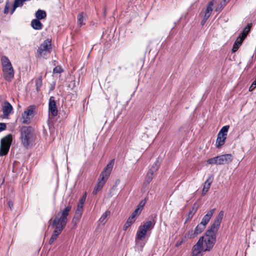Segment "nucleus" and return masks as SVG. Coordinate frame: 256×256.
<instances>
[{
  "label": "nucleus",
  "mask_w": 256,
  "mask_h": 256,
  "mask_svg": "<svg viewBox=\"0 0 256 256\" xmlns=\"http://www.w3.org/2000/svg\"><path fill=\"white\" fill-rule=\"evenodd\" d=\"M224 215L221 210L216 217L214 223L200 236L196 243L192 246V256H202L203 252H210L216 242V233L218 232Z\"/></svg>",
  "instance_id": "f257e3e1"
},
{
  "label": "nucleus",
  "mask_w": 256,
  "mask_h": 256,
  "mask_svg": "<svg viewBox=\"0 0 256 256\" xmlns=\"http://www.w3.org/2000/svg\"><path fill=\"white\" fill-rule=\"evenodd\" d=\"M72 207V204L69 202L68 205L66 206L64 208L59 212L55 216L51 224L52 226L55 229L48 241L50 244H52L54 242L65 228L68 222V216Z\"/></svg>",
  "instance_id": "f03ea898"
},
{
  "label": "nucleus",
  "mask_w": 256,
  "mask_h": 256,
  "mask_svg": "<svg viewBox=\"0 0 256 256\" xmlns=\"http://www.w3.org/2000/svg\"><path fill=\"white\" fill-rule=\"evenodd\" d=\"M114 164V160H112L104 168L98 178L97 183L92 191V194L96 195L104 187L108 180L112 171Z\"/></svg>",
  "instance_id": "7ed1b4c3"
},
{
  "label": "nucleus",
  "mask_w": 256,
  "mask_h": 256,
  "mask_svg": "<svg viewBox=\"0 0 256 256\" xmlns=\"http://www.w3.org/2000/svg\"><path fill=\"white\" fill-rule=\"evenodd\" d=\"M22 143L24 148H28L35 140L34 130L30 126H22L20 129Z\"/></svg>",
  "instance_id": "20e7f679"
},
{
  "label": "nucleus",
  "mask_w": 256,
  "mask_h": 256,
  "mask_svg": "<svg viewBox=\"0 0 256 256\" xmlns=\"http://www.w3.org/2000/svg\"><path fill=\"white\" fill-rule=\"evenodd\" d=\"M154 224L155 223L152 224L151 220H148L141 224L139 226L136 232V242L137 240H143L145 238L147 232L152 230Z\"/></svg>",
  "instance_id": "39448f33"
},
{
  "label": "nucleus",
  "mask_w": 256,
  "mask_h": 256,
  "mask_svg": "<svg viewBox=\"0 0 256 256\" xmlns=\"http://www.w3.org/2000/svg\"><path fill=\"white\" fill-rule=\"evenodd\" d=\"M232 160L233 156L231 154H224L210 158L207 162L210 164L222 165L231 162Z\"/></svg>",
  "instance_id": "423d86ee"
},
{
  "label": "nucleus",
  "mask_w": 256,
  "mask_h": 256,
  "mask_svg": "<svg viewBox=\"0 0 256 256\" xmlns=\"http://www.w3.org/2000/svg\"><path fill=\"white\" fill-rule=\"evenodd\" d=\"M52 50V40H51L48 38L44 40L38 47L36 52L37 56L39 58H43L50 54Z\"/></svg>",
  "instance_id": "0eeeda50"
},
{
  "label": "nucleus",
  "mask_w": 256,
  "mask_h": 256,
  "mask_svg": "<svg viewBox=\"0 0 256 256\" xmlns=\"http://www.w3.org/2000/svg\"><path fill=\"white\" fill-rule=\"evenodd\" d=\"M12 136L10 134L2 138L0 146V156L8 154L12 142Z\"/></svg>",
  "instance_id": "6e6552de"
},
{
  "label": "nucleus",
  "mask_w": 256,
  "mask_h": 256,
  "mask_svg": "<svg viewBox=\"0 0 256 256\" xmlns=\"http://www.w3.org/2000/svg\"><path fill=\"white\" fill-rule=\"evenodd\" d=\"M86 199V193L80 198V202L77 206L74 216L72 220V223L74 226H76L79 222L82 213L84 204Z\"/></svg>",
  "instance_id": "1a4fd4ad"
},
{
  "label": "nucleus",
  "mask_w": 256,
  "mask_h": 256,
  "mask_svg": "<svg viewBox=\"0 0 256 256\" xmlns=\"http://www.w3.org/2000/svg\"><path fill=\"white\" fill-rule=\"evenodd\" d=\"M2 72L4 79L8 82H11L14 76V70L12 65H3Z\"/></svg>",
  "instance_id": "9d476101"
},
{
  "label": "nucleus",
  "mask_w": 256,
  "mask_h": 256,
  "mask_svg": "<svg viewBox=\"0 0 256 256\" xmlns=\"http://www.w3.org/2000/svg\"><path fill=\"white\" fill-rule=\"evenodd\" d=\"M48 112L54 117L58 115V110L54 96H50L48 100Z\"/></svg>",
  "instance_id": "9b49d317"
},
{
  "label": "nucleus",
  "mask_w": 256,
  "mask_h": 256,
  "mask_svg": "<svg viewBox=\"0 0 256 256\" xmlns=\"http://www.w3.org/2000/svg\"><path fill=\"white\" fill-rule=\"evenodd\" d=\"M34 108H30L28 110H25L22 114V122L23 124H28L30 122V119L34 116Z\"/></svg>",
  "instance_id": "f8f14e48"
},
{
  "label": "nucleus",
  "mask_w": 256,
  "mask_h": 256,
  "mask_svg": "<svg viewBox=\"0 0 256 256\" xmlns=\"http://www.w3.org/2000/svg\"><path fill=\"white\" fill-rule=\"evenodd\" d=\"M12 110L13 108L12 104L8 102L5 101L4 104L2 106V112L4 117H8Z\"/></svg>",
  "instance_id": "ddd939ff"
},
{
  "label": "nucleus",
  "mask_w": 256,
  "mask_h": 256,
  "mask_svg": "<svg viewBox=\"0 0 256 256\" xmlns=\"http://www.w3.org/2000/svg\"><path fill=\"white\" fill-rule=\"evenodd\" d=\"M215 210L216 208H212L208 211V212L204 216L200 222H202L205 226H206L207 224L208 223L210 220L212 218Z\"/></svg>",
  "instance_id": "4468645a"
},
{
  "label": "nucleus",
  "mask_w": 256,
  "mask_h": 256,
  "mask_svg": "<svg viewBox=\"0 0 256 256\" xmlns=\"http://www.w3.org/2000/svg\"><path fill=\"white\" fill-rule=\"evenodd\" d=\"M212 176H209L208 178L206 180L204 184L203 189L202 192V196H204L206 194V192L208 191L210 185L212 182Z\"/></svg>",
  "instance_id": "2eb2a0df"
},
{
  "label": "nucleus",
  "mask_w": 256,
  "mask_h": 256,
  "mask_svg": "<svg viewBox=\"0 0 256 256\" xmlns=\"http://www.w3.org/2000/svg\"><path fill=\"white\" fill-rule=\"evenodd\" d=\"M220 0H212L210 1L208 4L207 5L206 10L205 12V17L206 18H209L210 16V14L212 11V6L214 4H216Z\"/></svg>",
  "instance_id": "dca6fc26"
},
{
  "label": "nucleus",
  "mask_w": 256,
  "mask_h": 256,
  "mask_svg": "<svg viewBox=\"0 0 256 256\" xmlns=\"http://www.w3.org/2000/svg\"><path fill=\"white\" fill-rule=\"evenodd\" d=\"M226 138V137L218 134V136H217L216 142V148H219L222 146H223L225 143Z\"/></svg>",
  "instance_id": "f3484780"
},
{
  "label": "nucleus",
  "mask_w": 256,
  "mask_h": 256,
  "mask_svg": "<svg viewBox=\"0 0 256 256\" xmlns=\"http://www.w3.org/2000/svg\"><path fill=\"white\" fill-rule=\"evenodd\" d=\"M31 26L35 30H40L42 28L43 24L40 20L34 19L31 22Z\"/></svg>",
  "instance_id": "a211bd4d"
},
{
  "label": "nucleus",
  "mask_w": 256,
  "mask_h": 256,
  "mask_svg": "<svg viewBox=\"0 0 256 256\" xmlns=\"http://www.w3.org/2000/svg\"><path fill=\"white\" fill-rule=\"evenodd\" d=\"M136 219L133 216H130L124 224L123 230L126 231L136 221Z\"/></svg>",
  "instance_id": "6ab92c4d"
},
{
  "label": "nucleus",
  "mask_w": 256,
  "mask_h": 256,
  "mask_svg": "<svg viewBox=\"0 0 256 256\" xmlns=\"http://www.w3.org/2000/svg\"><path fill=\"white\" fill-rule=\"evenodd\" d=\"M35 16L36 19L38 20H42L45 18L46 17V12L44 10H38Z\"/></svg>",
  "instance_id": "aec40b11"
},
{
  "label": "nucleus",
  "mask_w": 256,
  "mask_h": 256,
  "mask_svg": "<svg viewBox=\"0 0 256 256\" xmlns=\"http://www.w3.org/2000/svg\"><path fill=\"white\" fill-rule=\"evenodd\" d=\"M85 16L86 14L83 12L78 14V24L80 26H82L85 24L84 22Z\"/></svg>",
  "instance_id": "412c9836"
},
{
  "label": "nucleus",
  "mask_w": 256,
  "mask_h": 256,
  "mask_svg": "<svg viewBox=\"0 0 256 256\" xmlns=\"http://www.w3.org/2000/svg\"><path fill=\"white\" fill-rule=\"evenodd\" d=\"M206 226H205L202 222H200L199 224H198V226L196 227L194 230L195 231V233L197 235L200 234L206 228Z\"/></svg>",
  "instance_id": "4be33fe9"
},
{
  "label": "nucleus",
  "mask_w": 256,
  "mask_h": 256,
  "mask_svg": "<svg viewBox=\"0 0 256 256\" xmlns=\"http://www.w3.org/2000/svg\"><path fill=\"white\" fill-rule=\"evenodd\" d=\"M151 171L152 170H148L146 174L145 182H144V184L146 185L152 182V180L153 178V176H154V172H152Z\"/></svg>",
  "instance_id": "5701e85b"
},
{
  "label": "nucleus",
  "mask_w": 256,
  "mask_h": 256,
  "mask_svg": "<svg viewBox=\"0 0 256 256\" xmlns=\"http://www.w3.org/2000/svg\"><path fill=\"white\" fill-rule=\"evenodd\" d=\"M42 76L40 75L39 76L36 80V90L38 92L42 86Z\"/></svg>",
  "instance_id": "b1692460"
},
{
  "label": "nucleus",
  "mask_w": 256,
  "mask_h": 256,
  "mask_svg": "<svg viewBox=\"0 0 256 256\" xmlns=\"http://www.w3.org/2000/svg\"><path fill=\"white\" fill-rule=\"evenodd\" d=\"M160 162L159 161L158 158L156 160L154 164L152 166V168L148 170H152V172H155L158 170L160 166Z\"/></svg>",
  "instance_id": "393cba45"
},
{
  "label": "nucleus",
  "mask_w": 256,
  "mask_h": 256,
  "mask_svg": "<svg viewBox=\"0 0 256 256\" xmlns=\"http://www.w3.org/2000/svg\"><path fill=\"white\" fill-rule=\"evenodd\" d=\"M196 209L194 210V208L193 207L192 208V210H190L186 216V219L184 223H186L188 222L190 219L192 218L194 214L196 212Z\"/></svg>",
  "instance_id": "a878e982"
},
{
  "label": "nucleus",
  "mask_w": 256,
  "mask_h": 256,
  "mask_svg": "<svg viewBox=\"0 0 256 256\" xmlns=\"http://www.w3.org/2000/svg\"><path fill=\"white\" fill-rule=\"evenodd\" d=\"M197 236V234L195 233V231L193 230H190L188 232L184 234V238L186 239H190L194 238Z\"/></svg>",
  "instance_id": "bb28decb"
},
{
  "label": "nucleus",
  "mask_w": 256,
  "mask_h": 256,
  "mask_svg": "<svg viewBox=\"0 0 256 256\" xmlns=\"http://www.w3.org/2000/svg\"><path fill=\"white\" fill-rule=\"evenodd\" d=\"M229 128V126H223L218 134L226 137Z\"/></svg>",
  "instance_id": "cd10ccee"
},
{
  "label": "nucleus",
  "mask_w": 256,
  "mask_h": 256,
  "mask_svg": "<svg viewBox=\"0 0 256 256\" xmlns=\"http://www.w3.org/2000/svg\"><path fill=\"white\" fill-rule=\"evenodd\" d=\"M110 214V212L108 210L106 211L100 218L99 220L100 222L104 224L106 222V218L107 216Z\"/></svg>",
  "instance_id": "c85d7f7f"
},
{
  "label": "nucleus",
  "mask_w": 256,
  "mask_h": 256,
  "mask_svg": "<svg viewBox=\"0 0 256 256\" xmlns=\"http://www.w3.org/2000/svg\"><path fill=\"white\" fill-rule=\"evenodd\" d=\"M30 0H14V3L15 4V8L22 6L24 4L25 1H30Z\"/></svg>",
  "instance_id": "c756f323"
},
{
  "label": "nucleus",
  "mask_w": 256,
  "mask_h": 256,
  "mask_svg": "<svg viewBox=\"0 0 256 256\" xmlns=\"http://www.w3.org/2000/svg\"><path fill=\"white\" fill-rule=\"evenodd\" d=\"M228 2V0H222V1L220 2L218 6L216 8V10L218 11L219 10H220V9L223 8L226 4Z\"/></svg>",
  "instance_id": "7c9ffc66"
},
{
  "label": "nucleus",
  "mask_w": 256,
  "mask_h": 256,
  "mask_svg": "<svg viewBox=\"0 0 256 256\" xmlns=\"http://www.w3.org/2000/svg\"><path fill=\"white\" fill-rule=\"evenodd\" d=\"M252 26V24L251 23L248 24L242 32L248 35L250 32Z\"/></svg>",
  "instance_id": "2f4dec72"
},
{
  "label": "nucleus",
  "mask_w": 256,
  "mask_h": 256,
  "mask_svg": "<svg viewBox=\"0 0 256 256\" xmlns=\"http://www.w3.org/2000/svg\"><path fill=\"white\" fill-rule=\"evenodd\" d=\"M142 210L140 208H137L134 210V211L132 214L130 216H133L134 218H136V216H139L140 214L141 213Z\"/></svg>",
  "instance_id": "473e14b6"
},
{
  "label": "nucleus",
  "mask_w": 256,
  "mask_h": 256,
  "mask_svg": "<svg viewBox=\"0 0 256 256\" xmlns=\"http://www.w3.org/2000/svg\"><path fill=\"white\" fill-rule=\"evenodd\" d=\"M64 71L63 69L60 66H58L54 68L53 72L54 74H61Z\"/></svg>",
  "instance_id": "72a5a7b5"
},
{
  "label": "nucleus",
  "mask_w": 256,
  "mask_h": 256,
  "mask_svg": "<svg viewBox=\"0 0 256 256\" xmlns=\"http://www.w3.org/2000/svg\"><path fill=\"white\" fill-rule=\"evenodd\" d=\"M2 64H11L10 60L6 56H3L1 58Z\"/></svg>",
  "instance_id": "f704fd0d"
},
{
  "label": "nucleus",
  "mask_w": 256,
  "mask_h": 256,
  "mask_svg": "<svg viewBox=\"0 0 256 256\" xmlns=\"http://www.w3.org/2000/svg\"><path fill=\"white\" fill-rule=\"evenodd\" d=\"M146 199L142 200V201H140V203L138 204V205L136 208H140L141 210H142L143 209V208L144 207V206L146 204Z\"/></svg>",
  "instance_id": "c9c22d12"
},
{
  "label": "nucleus",
  "mask_w": 256,
  "mask_h": 256,
  "mask_svg": "<svg viewBox=\"0 0 256 256\" xmlns=\"http://www.w3.org/2000/svg\"><path fill=\"white\" fill-rule=\"evenodd\" d=\"M186 238H184V237L182 238L180 240H178L176 242L175 244V246L176 247L180 246L182 243L186 241Z\"/></svg>",
  "instance_id": "e433bc0d"
},
{
  "label": "nucleus",
  "mask_w": 256,
  "mask_h": 256,
  "mask_svg": "<svg viewBox=\"0 0 256 256\" xmlns=\"http://www.w3.org/2000/svg\"><path fill=\"white\" fill-rule=\"evenodd\" d=\"M248 35L246 34H244V32H241V33L240 34L239 36L238 37L240 40L243 41L246 38V37Z\"/></svg>",
  "instance_id": "4c0bfd02"
},
{
  "label": "nucleus",
  "mask_w": 256,
  "mask_h": 256,
  "mask_svg": "<svg viewBox=\"0 0 256 256\" xmlns=\"http://www.w3.org/2000/svg\"><path fill=\"white\" fill-rule=\"evenodd\" d=\"M6 128V126L5 123L0 122V132L5 130Z\"/></svg>",
  "instance_id": "58836bf2"
},
{
  "label": "nucleus",
  "mask_w": 256,
  "mask_h": 256,
  "mask_svg": "<svg viewBox=\"0 0 256 256\" xmlns=\"http://www.w3.org/2000/svg\"><path fill=\"white\" fill-rule=\"evenodd\" d=\"M8 1L5 6V8L4 9V14H7L8 12L9 6H8Z\"/></svg>",
  "instance_id": "ea45409f"
},
{
  "label": "nucleus",
  "mask_w": 256,
  "mask_h": 256,
  "mask_svg": "<svg viewBox=\"0 0 256 256\" xmlns=\"http://www.w3.org/2000/svg\"><path fill=\"white\" fill-rule=\"evenodd\" d=\"M242 41L238 38L235 41L234 44H236L238 46H240L242 44Z\"/></svg>",
  "instance_id": "a19ab883"
},
{
  "label": "nucleus",
  "mask_w": 256,
  "mask_h": 256,
  "mask_svg": "<svg viewBox=\"0 0 256 256\" xmlns=\"http://www.w3.org/2000/svg\"><path fill=\"white\" fill-rule=\"evenodd\" d=\"M8 208H10V210H12L13 208V206H14L13 202L11 200H9L8 202Z\"/></svg>",
  "instance_id": "79ce46f5"
},
{
  "label": "nucleus",
  "mask_w": 256,
  "mask_h": 256,
  "mask_svg": "<svg viewBox=\"0 0 256 256\" xmlns=\"http://www.w3.org/2000/svg\"><path fill=\"white\" fill-rule=\"evenodd\" d=\"M238 48H239V46H238L236 44H234L233 46L232 49V52H236L238 50Z\"/></svg>",
  "instance_id": "37998d69"
},
{
  "label": "nucleus",
  "mask_w": 256,
  "mask_h": 256,
  "mask_svg": "<svg viewBox=\"0 0 256 256\" xmlns=\"http://www.w3.org/2000/svg\"><path fill=\"white\" fill-rule=\"evenodd\" d=\"M256 87L254 86L253 84H252L251 86H250V88H249V91L250 92H252V91Z\"/></svg>",
  "instance_id": "c03bdc74"
},
{
  "label": "nucleus",
  "mask_w": 256,
  "mask_h": 256,
  "mask_svg": "<svg viewBox=\"0 0 256 256\" xmlns=\"http://www.w3.org/2000/svg\"><path fill=\"white\" fill-rule=\"evenodd\" d=\"M208 18H206V17H205V14L204 15V18L202 22V24L203 25L205 22H206V20Z\"/></svg>",
  "instance_id": "a18cd8bd"
},
{
  "label": "nucleus",
  "mask_w": 256,
  "mask_h": 256,
  "mask_svg": "<svg viewBox=\"0 0 256 256\" xmlns=\"http://www.w3.org/2000/svg\"><path fill=\"white\" fill-rule=\"evenodd\" d=\"M16 8H15V4H13V6H12V10H11V12H10V14H12L14 12V10H16Z\"/></svg>",
  "instance_id": "49530a36"
},
{
  "label": "nucleus",
  "mask_w": 256,
  "mask_h": 256,
  "mask_svg": "<svg viewBox=\"0 0 256 256\" xmlns=\"http://www.w3.org/2000/svg\"><path fill=\"white\" fill-rule=\"evenodd\" d=\"M252 84L256 87V79L252 82Z\"/></svg>",
  "instance_id": "de8ad7c7"
},
{
  "label": "nucleus",
  "mask_w": 256,
  "mask_h": 256,
  "mask_svg": "<svg viewBox=\"0 0 256 256\" xmlns=\"http://www.w3.org/2000/svg\"><path fill=\"white\" fill-rule=\"evenodd\" d=\"M72 83L73 87H74L75 85V81H72Z\"/></svg>",
  "instance_id": "09e8293b"
},
{
  "label": "nucleus",
  "mask_w": 256,
  "mask_h": 256,
  "mask_svg": "<svg viewBox=\"0 0 256 256\" xmlns=\"http://www.w3.org/2000/svg\"><path fill=\"white\" fill-rule=\"evenodd\" d=\"M54 87H51L50 88V90H54Z\"/></svg>",
  "instance_id": "8fccbe9b"
},
{
  "label": "nucleus",
  "mask_w": 256,
  "mask_h": 256,
  "mask_svg": "<svg viewBox=\"0 0 256 256\" xmlns=\"http://www.w3.org/2000/svg\"><path fill=\"white\" fill-rule=\"evenodd\" d=\"M142 63H144V61L143 60H142Z\"/></svg>",
  "instance_id": "3c124183"
},
{
  "label": "nucleus",
  "mask_w": 256,
  "mask_h": 256,
  "mask_svg": "<svg viewBox=\"0 0 256 256\" xmlns=\"http://www.w3.org/2000/svg\"><path fill=\"white\" fill-rule=\"evenodd\" d=\"M1 2H2V0H0V3H1Z\"/></svg>",
  "instance_id": "603ef678"
}]
</instances>
